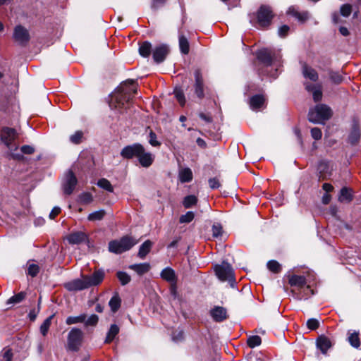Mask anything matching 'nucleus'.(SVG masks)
I'll use <instances>...</instances> for the list:
<instances>
[{
	"mask_svg": "<svg viewBox=\"0 0 361 361\" xmlns=\"http://www.w3.org/2000/svg\"><path fill=\"white\" fill-rule=\"evenodd\" d=\"M136 93V86L133 80H126L112 94L109 102L111 109H126V105L132 99L133 94Z\"/></svg>",
	"mask_w": 361,
	"mask_h": 361,
	"instance_id": "1",
	"label": "nucleus"
},
{
	"mask_svg": "<svg viewBox=\"0 0 361 361\" xmlns=\"http://www.w3.org/2000/svg\"><path fill=\"white\" fill-rule=\"evenodd\" d=\"M104 276L105 274L102 269L96 270L91 275H82L80 279L65 283L64 288L68 291L82 290L99 285Z\"/></svg>",
	"mask_w": 361,
	"mask_h": 361,
	"instance_id": "2",
	"label": "nucleus"
},
{
	"mask_svg": "<svg viewBox=\"0 0 361 361\" xmlns=\"http://www.w3.org/2000/svg\"><path fill=\"white\" fill-rule=\"evenodd\" d=\"M332 115V111L327 105L317 104L314 108L310 109L308 113V120L313 123H322L329 120Z\"/></svg>",
	"mask_w": 361,
	"mask_h": 361,
	"instance_id": "3",
	"label": "nucleus"
},
{
	"mask_svg": "<svg viewBox=\"0 0 361 361\" xmlns=\"http://www.w3.org/2000/svg\"><path fill=\"white\" fill-rule=\"evenodd\" d=\"M137 241L133 238L126 235L120 240H111L109 243V250L115 254H121L129 250Z\"/></svg>",
	"mask_w": 361,
	"mask_h": 361,
	"instance_id": "4",
	"label": "nucleus"
},
{
	"mask_svg": "<svg viewBox=\"0 0 361 361\" xmlns=\"http://www.w3.org/2000/svg\"><path fill=\"white\" fill-rule=\"evenodd\" d=\"M257 58L267 67L271 66L273 64L276 67L281 66V56L280 54H276L275 51L268 48L259 49L257 52Z\"/></svg>",
	"mask_w": 361,
	"mask_h": 361,
	"instance_id": "5",
	"label": "nucleus"
},
{
	"mask_svg": "<svg viewBox=\"0 0 361 361\" xmlns=\"http://www.w3.org/2000/svg\"><path fill=\"white\" fill-rule=\"evenodd\" d=\"M216 275L221 281H228L231 287H234L235 278L231 265L226 262L217 264L214 268Z\"/></svg>",
	"mask_w": 361,
	"mask_h": 361,
	"instance_id": "6",
	"label": "nucleus"
},
{
	"mask_svg": "<svg viewBox=\"0 0 361 361\" xmlns=\"http://www.w3.org/2000/svg\"><path fill=\"white\" fill-rule=\"evenodd\" d=\"M84 333L80 329L72 328L68 334L67 347L71 351H78L82 345Z\"/></svg>",
	"mask_w": 361,
	"mask_h": 361,
	"instance_id": "7",
	"label": "nucleus"
},
{
	"mask_svg": "<svg viewBox=\"0 0 361 361\" xmlns=\"http://www.w3.org/2000/svg\"><path fill=\"white\" fill-rule=\"evenodd\" d=\"M273 18L272 11L267 6H262L257 13V24L260 27H268Z\"/></svg>",
	"mask_w": 361,
	"mask_h": 361,
	"instance_id": "8",
	"label": "nucleus"
},
{
	"mask_svg": "<svg viewBox=\"0 0 361 361\" xmlns=\"http://www.w3.org/2000/svg\"><path fill=\"white\" fill-rule=\"evenodd\" d=\"M13 37L16 42L22 46L26 45L30 39L28 30L21 25L15 27Z\"/></svg>",
	"mask_w": 361,
	"mask_h": 361,
	"instance_id": "9",
	"label": "nucleus"
},
{
	"mask_svg": "<svg viewBox=\"0 0 361 361\" xmlns=\"http://www.w3.org/2000/svg\"><path fill=\"white\" fill-rule=\"evenodd\" d=\"M78 183L76 176L74 175L72 171H68L64 176L62 187L65 194L71 195Z\"/></svg>",
	"mask_w": 361,
	"mask_h": 361,
	"instance_id": "10",
	"label": "nucleus"
},
{
	"mask_svg": "<svg viewBox=\"0 0 361 361\" xmlns=\"http://www.w3.org/2000/svg\"><path fill=\"white\" fill-rule=\"evenodd\" d=\"M142 145L140 143H134L133 145H127L121 151V156L123 159H132L137 158L138 154L142 149Z\"/></svg>",
	"mask_w": 361,
	"mask_h": 361,
	"instance_id": "11",
	"label": "nucleus"
},
{
	"mask_svg": "<svg viewBox=\"0 0 361 361\" xmlns=\"http://www.w3.org/2000/svg\"><path fill=\"white\" fill-rule=\"evenodd\" d=\"M361 137V131L358 121L354 119L352 121L349 134L348 136V142L352 145L358 144Z\"/></svg>",
	"mask_w": 361,
	"mask_h": 361,
	"instance_id": "12",
	"label": "nucleus"
},
{
	"mask_svg": "<svg viewBox=\"0 0 361 361\" xmlns=\"http://www.w3.org/2000/svg\"><path fill=\"white\" fill-rule=\"evenodd\" d=\"M137 157L139 164L144 168L149 167L154 161V155L147 152L143 145Z\"/></svg>",
	"mask_w": 361,
	"mask_h": 361,
	"instance_id": "13",
	"label": "nucleus"
},
{
	"mask_svg": "<svg viewBox=\"0 0 361 361\" xmlns=\"http://www.w3.org/2000/svg\"><path fill=\"white\" fill-rule=\"evenodd\" d=\"M195 82L194 85L195 93L198 98L204 97V82L202 73L200 69H196L194 73Z\"/></svg>",
	"mask_w": 361,
	"mask_h": 361,
	"instance_id": "14",
	"label": "nucleus"
},
{
	"mask_svg": "<svg viewBox=\"0 0 361 361\" xmlns=\"http://www.w3.org/2000/svg\"><path fill=\"white\" fill-rule=\"evenodd\" d=\"M305 90L312 93L313 99L315 102H319L322 98V85L319 83L310 84V82H304Z\"/></svg>",
	"mask_w": 361,
	"mask_h": 361,
	"instance_id": "15",
	"label": "nucleus"
},
{
	"mask_svg": "<svg viewBox=\"0 0 361 361\" xmlns=\"http://www.w3.org/2000/svg\"><path fill=\"white\" fill-rule=\"evenodd\" d=\"M168 54L169 48L167 46L164 44L159 45L153 49V59L157 63H161L164 61Z\"/></svg>",
	"mask_w": 361,
	"mask_h": 361,
	"instance_id": "16",
	"label": "nucleus"
},
{
	"mask_svg": "<svg viewBox=\"0 0 361 361\" xmlns=\"http://www.w3.org/2000/svg\"><path fill=\"white\" fill-rule=\"evenodd\" d=\"M17 133L15 129L11 128H4L2 129L1 138L2 142L9 147L13 141L16 138Z\"/></svg>",
	"mask_w": 361,
	"mask_h": 361,
	"instance_id": "17",
	"label": "nucleus"
},
{
	"mask_svg": "<svg viewBox=\"0 0 361 361\" xmlns=\"http://www.w3.org/2000/svg\"><path fill=\"white\" fill-rule=\"evenodd\" d=\"M210 315L216 322H221L227 319V310L220 306H216L210 310Z\"/></svg>",
	"mask_w": 361,
	"mask_h": 361,
	"instance_id": "18",
	"label": "nucleus"
},
{
	"mask_svg": "<svg viewBox=\"0 0 361 361\" xmlns=\"http://www.w3.org/2000/svg\"><path fill=\"white\" fill-rule=\"evenodd\" d=\"M66 239L70 244L78 245L88 240L87 235L82 231H75L70 233Z\"/></svg>",
	"mask_w": 361,
	"mask_h": 361,
	"instance_id": "19",
	"label": "nucleus"
},
{
	"mask_svg": "<svg viewBox=\"0 0 361 361\" xmlns=\"http://www.w3.org/2000/svg\"><path fill=\"white\" fill-rule=\"evenodd\" d=\"M302 73L305 79H308L312 82H317L319 79V75L317 71L306 64H304L302 66Z\"/></svg>",
	"mask_w": 361,
	"mask_h": 361,
	"instance_id": "20",
	"label": "nucleus"
},
{
	"mask_svg": "<svg viewBox=\"0 0 361 361\" xmlns=\"http://www.w3.org/2000/svg\"><path fill=\"white\" fill-rule=\"evenodd\" d=\"M332 343L330 339L325 336H320L317 339V347L323 354L326 353L328 350L331 347Z\"/></svg>",
	"mask_w": 361,
	"mask_h": 361,
	"instance_id": "21",
	"label": "nucleus"
},
{
	"mask_svg": "<svg viewBox=\"0 0 361 361\" xmlns=\"http://www.w3.org/2000/svg\"><path fill=\"white\" fill-rule=\"evenodd\" d=\"M160 276L162 279L170 283L177 282V277L176 273L174 270L170 267L164 268L161 271Z\"/></svg>",
	"mask_w": 361,
	"mask_h": 361,
	"instance_id": "22",
	"label": "nucleus"
},
{
	"mask_svg": "<svg viewBox=\"0 0 361 361\" xmlns=\"http://www.w3.org/2000/svg\"><path fill=\"white\" fill-rule=\"evenodd\" d=\"M288 283L291 286L302 288L306 285V279L304 276L293 274L288 276Z\"/></svg>",
	"mask_w": 361,
	"mask_h": 361,
	"instance_id": "23",
	"label": "nucleus"
},
{
	"mask_svg": "<svg viewBox=\"0 0 361 361\" xmlns=\"http://www.w3.org/2000/svg\"><path fill=\"white\" fill-rule=\"evenodd\" d=\"M151 268L149 263L145 262L140 264H134L129 266V269L135 271L138 275L142 276L147 273Z\"/></svg>",
	"mask_w": 361,
	"mask_h": 361,
	"instance_id": "24",
	"label": "nucleus"
},
{
	"mask_svg": "<svg viewBox=\"0 0 361 361\" xmlns=\"http://www.w3.org/2000/svg\"><path fill=\"white\" fill-rule=\"evenodd\" d=\"M192 172L188 167L183 168L179 170L178 178L179 180L184 183H189L192 180Z\"/></svg>",
	"mask_w": 361,
	"mask_h": 361,
	"instance_id": "25",
	"label": "nucleus"
},
{
	"mask_svg": "<svg viewBox=\"0 0 361 361\" xmlns=\"http://www.w3.org/2000/svg\"><path fill=\"white\" fill-rule=\"evenodd\" d=\"M265 99L261 94H256L252 96L250 99V106L252 110L259 109L263 106Z\"/></svg>",
	"mask_w": 361,
	"mask_h": 361,
	"instance_id": "26",
	"label": "nucleus"
},
{
	"mask_svg": "<svg viewBox=\"0 0 361 361\" xmlns=\"http://www.w3.org/2000/svg\"><path fill=\"white\" fill-rule=\"evenodd\" d=\"M178 42L181 53L183 54H188L190 51L189 42L187 37L181 32H179Z\"/></svg>",
	"mask_w": 361,
	"mask_h": 361,
	"instance_id": "27",
	"label": "nucleus"
},
{
	"mask_svg": "<svg viewBox=\"0 0 361 361\" xmlns=\"http://www.w3.org/2000/svg\"><path fill=\"white\" fill-rule=\"evenodd\" d=\"M353 200L352 190L346 187L343 188L338 196V201L340 202L349 203Z\"/></svg>",
	"mask_w": 361,
	"mask_h": 361,
	"instance_id": "28",
	"label": "nucleus"
},
{
	"mask_svg": "<svg viewBox=\"0 0 361 361\" xmlns=\"http://www.w3.org/2000/svg\"><path fill=\"white\" fill-rule=\"evenodd\" d=\"M152 246V243L149 240L145 241L140 247L137 256L140 259H144L150 252Z\"/></svg>",
	"mask_w": 361,
	"mask_h": 361,
	"instance_id": "29",
	"label": "nucleus"
},
{
	"mask_svg": "<svg viewBox=\"0 0 361 361\" xmlns=\"http://www.w3.org/2000/svg\"><path fill=\"white\" fill-rule=\"evenodd\" d=\"M119 333V327L116 324H111L107 332L105 343H110Z\"/></svg>",
	"mask_w": 361,
	"mask_h": 361,
	"instance_id": "30",
	"label": "nucleus"
},
{
	"mask_svg": "<svg viewBox=\"0 0 361 361\" xmlns=\"http://www.w3.org/2000/svg\"><path fill=\"white\" fill-rule=\"evenodd\" d=\"M348 341L355 348H358L360 345V341L359 338V333L354 331L348 333Z\"/></svg>",
	"mask_w": 361,
	"mask_h": 361,
	"instance_id": "31",
	"label": "nucleus"
},
{
	"mask_svg": "<svg viewBox=\"0 0 361 361\" xmlns=\"http://www.w3.org/2000/svg\"><path fill=\"white\" fill-rule=\"evenodd\" d=\"M152 52V44L149 42H144L140 45L139 53L143 57H148Z\"/></svg>",
	"mask_w": 361,
	"mask_h": 361,
	"instance_id": "32",
	"label": "nucleus"
},
{
	"mask_svg": "<svg viewBox=\"0 0 361 361\" xmlns=\"http://www.w3.org/2000/svg\"><path fill=\"white\" fill-rule=\"evenodd\" d=\"M86 319L85 314H81L78 316H70L66 318V323L68 325L84 323Z\"/></svg>",
	"mask_w": 361,
	"mask_h": 361,
	"instance_id": "33",
	"label": "nucleus"
},
{
	"mask_svg": "<svg viewBox=\"0 0 361 361\" xmlns=\"http://www.w3.org/2000/svg\"><path fill=\"white\" fill-rule=\"evenodd\" d=\"M197 202V198L195 195H191L184 197L183 200V205L185 208H190L195 205Z\"/></svg>",
	"mask_w": 361,
	"mask_h": 361,
	"instance_id": "34",
	"label": "nucleus"
},
{
	"mask_svg": "<svg viewBox=\"0 0 361 361\" xmlns=\"http://www.w3.org/2000/svg\"><path fill=\"white\" fill-rule=\"evenodd\" d=\"M104 215L105 211L100 209L90 213L87 216V219L90 221H100L104 218Z\"/></svg>",
	"mask_w": 361,
	"mask_h": 361,
	"instance_id": "35",
	"label": "nucleus"
},
{
	"mask_svg": "<svg viewBox=\"0 0 361 361\" xmlns=\"http://www.w3.org/2000/svg\"><path fill=\"white\" fill-rule=\"evenodd\" d=\"M25 296H26V293L25 292H20L18 294L11 297L8 300L7 304H12V305L18 304V303L21 302L25 298Z\"/></svg>",
	"mask_w": 361,
	"mask_h": 361,
	"instance_id": "36",
	"label": "nucleus"
},
{
	"mask_svg": "<svg viewBox=\"0 0 361 361\" xmlns=\"http://www.w3.org/2000/svg\"><path fill=\"white\" fill-rule=\"evenodd\" d=\"M53 317L54 315L49 316L44 321V322L40 326V332L44 336H45L48 333Z\"/></svg>",
	"mask_w": 361,
	"mask_h": 361,
	"instance_id": "37",
	"label": "nucleus"
},
{
	"mask_svg": "<svg viewBox=\"0 0 361 361\" xmlns=\"http://www.w3.org/2000/svg\"><path fill=\"white\" fill-rule=\"evenodd\" d=\"M109 306L111 307V310L114 312H116L119 309V307L121 306V299L118 297V295H114L111 298V300H110V301L109 302Z\"/></svg>",
	"mask_w": 361,
	"mask_h": 361,
	"instance_id": "38",
	"label": "nucleus"
},
{
	"mask_svg": "<svg viewBox=\"0 0 361 361\" xmlns=\"http://www.w3.org/2000/svg\"><path fill=\"white\" fill-rule=\"evenodd\" d=\"M148 142L152 147H159L161 146V143L157 140V136L156 133L150 130L148 134Z\"/></svg>",
	"mask_w": 361,
	"mask_h": 361,
	"instance_id": "39",
	"label": "nucleus"
},
{
	"mask_svg": "<svg viewBox=\"0 0 361 361\" xmlns=\"http://www.w3.org/2000/svg\"><path fill=\"white\" fill-rule=\"evenodd\" d=\"M116 276L122 286L127 285L131 280L130 276L126 272L121 271L116 273Z\"/></svg>",
	"mask_w": 361,
	"mask_h": 361,
	"instance_id": "40",
	"label": "nucleus"
},
{
	"mask_svg": "<svg viewBox=\"0 0 361 361\" xmlns=\"http://www.w3.org/2000/svg\"><path fill=\"white\" fill-rule=\"evenodd\" d=\"M353 12V6L349 4H344L340 7V14L344 17L348 18Z\"/></svg>",
	"mask_w": 361,
	"mask_h": 361,
	"instance_id": "41",
	"label": "nucleus"
},
{
	"mask_svg": "<svg viewBox=\"0 0 361 361\" xmlns=\"http://www.w3.org/2000/svg\"><path fill=\"white\" fill-rule=\"evenodd\" d=\"M97 185L101 188L106 190L108 192H112L114 188L111 183L106 178H101L98 180Z\"/></svg>",
	"mask_w": 361,
	"mask_h": 361,
	"instance_id": "42",
	"label": "nucleus"
},
{
	"mask_svg": "<svg viewBox=\"0 0 361 361\" xmlns=\"http://www.w3.org/2000/svg\"><path fill=\"white\" fill-rule=\"evenodd\" d=\"M247 343L249 347L254 348L261 344L262 339L259 336H251L248 337Z\"/></svg>",
	"mask_w": 361,
	"mask_h": 361,
	"instance_id": "43",
	"label": "nucleus"
},
{
	"mask_svg": "<svg viewBox=\"0 0 361 361\" xmlns=\"http://www.w3.org/2000/svg\"><path fill=\"white\" fill-rule=\"evenodd\" d=\"M267 268L274 273H279L281 271V266L276 260H270L267 262Z\"/></svg>",
	"mask_w": 361,
	"mask_h": 361,
	"instance_id": "44",
	"label": "nucleus"
},
{
	"mask_svg": "<svg viewBox=\"0 0 361 361\" xmlns=\"http://www.w3.org/2000/svg\"><path fill=\"white\" fill-rule=\"evenodd\" d=\"M99 317L97 314H92L88 318L86 317L84 322L85 326H94L97 324Z\"/></svg>",
	"mask_w": 361,
	"mask_h": 361,
	"instance_id": "45",
	"label": "nucleus"
},
{
	"mask_svg": "<svg viewBox=\"0 0 361 361\" xmlns=\"http://www.w3.org/2000/svg\"><path fill=\"white\" fill-rule=\"evenodd\" d=\"M195 217V214L192 212H188L185 214L181 215L179 219L181 224H188L191 222Z\"/></svg>",
	"mask_w": 361,
	"mask_h": 361,
	"instance_id": "46",
	"label": "nucleus"
},
{
	"mask_svg": "<svg viewBox=\"0 0 361 361\" xmlns=\"http://www.w3.org/2000/svg\"><path fill=\"white\" fill-rule=\"evenodd\" d=\"M329 77L331 81L336 84H339L343 81V77L338 72L331 71Z\"/></svg>",
	"mask_w": 361,
	"mask_h": 361,
	"instance_id": "47",
	"label": "nucleus"
},
{
	"mask_svg": "<svg viewBox=\"0 0 361 361\" xmlns=\"http://www.w3.org/2000/svg\"><path fill=\"white\" fill-rule=\"evenodd\" d=\"M80 201L81 203L87 204L92 202L93 197L92 195L89 192H84L81 194L79 197Z\"/></svg>",
	"mask_w": 361,
	"mask_h": 361,
	"instance_id": "48",
	"label": "nucleus"
},
{
	"mask_svg": "<svg viewBox=\"0 0 361 361\" xmlns=\"http://www.w3.org/2000/svg\"><path fill=\"white\" fill-rule=\"evenodd\" d=\"M212 230L213 237L218 238L221 235L222 226L219 223H215L213 224Z\"/></svg>",
	"mask_w": 361,
	"mask_h": 361,
	"instance_id": "49",
	"label": "nucleus"
},
{
	"mask_svg": "<svg viewBox=\"0 0 361 361\" xmlns=\"http://www.w3.org/2000/svg\"><path fill=\"white\" fill-rule=\"evenodd\" d=\"M39 271V267L35 264H30L27 268V274L32 277H35L37 275Z\"/></svg>",
	"mask_w": 361,
	"mask_h": 361,
	"instance_id": "50",
	"label": "nucleus"
},
{
	"mask_svg": "<svg viewBox=\"0 0 361 361\" xmlns=\"http://www.w3.org/2000/svg\"><path fill=\"white\" fill-rule=\"evenodd\" d=\"M175 97L178 103L183 106L185 104V99L183 92L180 90H175Z\"/></svg>",
	"mask_w": 361,
	"mask_h": 361,
	"instance_id": "51",
	"label": "nucleus"
},
{
	"mask_svg": "<svg viewBox=\"0 0 361 361\" xmlns=\"http://www.w3.org/2000/svg\"><path fill=\"white\" fill-rule=\"evenodd\" d=\"M82 131L75 132L70 137L71 142L73 144H79L82 140Z\"/></svg>",
	"mask_w": 361,
	"mask_h": 361,
	"instance_id": "52",
	"label": "nucleus"
},
{
	"mask_svg": "<svg viewBox=\"0 0 361 361\" xmlns=\"http://www.w3.org/2000/svg\"><path fill=\"white\" fill-rule=\"evenodd\" d=\"M307 326L310 330H315L319 326V322L317 319L311 318L307 320Z\"/></svg>",
	"mask_w": 361,
	"mask_h": 361,
	"instance_id": "53",
	"label": "nucleus"
},
{
	"mask_svg": "<svg viewBox=\"0 0 361 361\" xmlns=\"http://www.w3.org/2000/svg\"><path fill=\"white\" fill-rule=\"evenodd\" d=\"M13 354L10 349H4L1 355V361H11Z\"/></svg>",
	"mask_w": 361,
	"mask_h": 361,
	"instance_id": "54",
	"label": "nucleus"
},
{
	"mask_svg": "<svg viewBox=\"0 0 361 361\" xmlns=\"http://www.w3.org/2000/svg\"><path fill=\"white\" fill-rule=\"evenodd\" d=\"M311 135L314 140H319L322 138V133L319 128H313L311 130Z\"/></svg>",
	"mask_w": 361,
	"mask_h": 361,
	"instance_id": "55",
	"label": "nucleus"
},
{
	"mask_svg": "<svg viewBox=\"0 0 361 361\" xmlns=\"http://www.w3.org/2000/svg\"><path fill=\"white\" fill-rule=\"evenodd\" d=\"M209 185L212 189H217L220 187L221 184L218 178H212L209 179Z\"/></svg>",
	"mask_w": 361,
	"mask_h": 361,
	"instance_id": "56",
	"label": "nucleus"
},
{
	"mask_svg": "<svg viewBox=\"0 0 361 361\" xmlns=\"http://www.w3.org/2000/svg\"><path fill=\"white\" fill-rule=\"evenodd\" d=\"M166 0H153L152 4V8L153 9H158L160 7L163 6Z\"/></svg>",
	"mask_w": 361,
	"mask_h": 361,
	"instance_id": "57",
	"label": "nucleus"
},
{
	"mask_svg": "<svg viewBox=\"0 0 361 361\" xmlns=\"http://www.w3.org/2000/svg\"><path fill=\"white\" fill-rule=\"evenodd\" d=\"M289 27L288 25H282L279 27L278 33L279 35L281 37H283L287 35L288 31H289Z\"/></svg>",
	"mask_w": 361,
	"mask_h": 361,
	"instance_id": "58",
	"label": "nucleus"
},
{
	"mask_svg": "<svg viewBox=\"0 0 361 361\" xmlns=\"http://www.w3.org/2000/svg\"><path fill=\"white\" fill-rule=\"evenodd\" d=\"M296 15H297L296 18L301 22H304L309 18V13L307 11L302 12V13L298 12V13H296Z\"/></svg>",
	"mask_w": 361,
	"mask_h": 361,
	"instance_id": "59",
	"label": "nucleus"
},
{
	"mask_svg": "<svg viewBox=\"0 0 361 361\" xmlns=\"http://www.w3.org/2000/svg\"><path fill=\"white\" fill-rule=\"evenodd\" d=\"M21 152L26 154H31L35 152V149L30 145H23L21 147Z\"/></svg>",
	"mask_w": 361,
	"mask_h": 361,
	"instance_id": "60",
	"label": "nucleus"
},
{
	"mask_svg": "<svg viewBox=\"0 0 361 361\" xmlns=\"http://www.w3.org/2000/svg\"><path fill=\"white\" fill-rule=\"evenodd\" d=\"M176 283L177 282L171 283V286H170V293H171V295L173 296L174 298H176L178 296Z\"/></svg>",
	"mask_w": 361,
	"mask_h": 361,
	"instance_id": "61",
	"label": "nucleus"
},
{
	"mask_svg": "<svg viewBox=\"0 0 361 361\" xmlns=\"http://www.w3.org/2000/svg\"><path fill=\"white\" fill-rule=\"evenodd\" d=\"M61 212V208L59 207H54L49 214V218L51 219H54Z\"/></svg>",
	"mask_w": 361,
	"mask_h": 361,
	"instance_id": "62",
	"label": "nucleus"
},
{
	"mask_svg": "<svg viewBox=\"0 0 361 361\" xmlns=\"http://www.w3.org/2000/svg\"><path fill=\"white\" fill-rule=\"evenodd\" d=\"M172 338L176 342L181 341L183 338V331H178L177 335H176V333H173L172 335Z\"/></svg>",
	"mask_w": 361,
	"mask_h": 361,
	"instance_id": "63",
	"label": "nucleus"
},
{
	"mask_svg": "<svg viewBox=\"0 0 361 361\" xmlns=\"http://www.w3.org/2000/svg\"><path fill=\"white\" fill-rule=\"evenodd\" d=\"M331 18L334 23L337 24L341 22V19L338 12L335 11L331 14Z\"/></svg>",
	"mask_w": 361,
	"mask_h": 361,
	"instance_id": "64",
	"label": "nucleus"
}]
</instances>
